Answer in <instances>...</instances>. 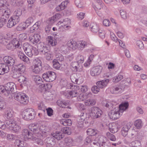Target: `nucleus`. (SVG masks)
<instances>
[{"label": "nucleus", "mask_w": 147, "mask_h": 147, "mask_svg": "<svg viewBox=\"0 0 147 147\" xmlns=\"http://www.w3.org/2000/svg\"><path fill=\"white\" fill-rule=\"evenodd\" d=\"M16 89V86L14 83H8L5 87L0 86V94L7 96L11 93L15 92Z\"/></svg>", "instance_id": "obj_1"}, {"label": "nucleus", "mask_w": 147, "mask_h": 147, "mask_svg": "<svg viewBox=\"0 0 147 147\" xmlns=\"http://www.w3.org/2000/svg\"><path fill=\"white\" fill-rule=\"evenodd\" d=\"M36 115L34 109L29 108L23 111L22 115L25 120L28 121L34 119Z\"/></svg>", "instance_id": "obj_2"}, {"label": "nucleus", "mask_w": 147, "mask_h": 147, "mask_svg": "<svg viewBox=\"0 0 147 147\" xmlns=\"http://www.w3.org/2000/svg\"><path fill=\"white\" fill-rule=\"evenodd\" d=\"M42 63L38 58L34 59L32 62V65L31 67L32 71L33 73L38 74L42 69Z\"/></svg>", "instance_id": "obj_3"}, {"label": "nucleus", "mask_w": 147, "mask_h": 147, "mask_svg": "<svg viewBox=\"0 0 147 147\" xmlns=\"http://www.w3.org/2000/svg\"><path fill=\"white\" fill-rule=\"evenodd\" d=\"M14 98L16 100L23 105H26L28 102V97L25 94L19 92L15 94Z\"/></svg>", "instance_id": "obj_4"}, {"label": "nucleus", "mask_w": 147, "mask_h": 147, "mask_svg": "<svg viewBox=\"0 0 147 147\" xmlns=\"http://www.w3.org/2000/svg\"><path fill=\"white\" fill-rule=\"evenodd\" d=\"M43 80L47 82H51L54 81L56 78L55 73L52 71H48L42 75Z\"/></svg>", "instance_id": "obj_5"}, {"label": "nucleus", "mask_w": 147, "mask_h": 147, "mask_svg": "<svg viewBox=\"0 0 147 147\" xmlns=\"http://www.w3.org/2000/svg\"><path fill=\"white\" fill-rule=\"evenodd\" d=\"M7 128L11 127L16 133H18L21 130L20 126L17 125L16 122L12 120H8L6 121Z\"/></svg>", "instance_id": "obj_6"}, {"label": "nucleus", "mask_w": 147, "mask_h": 147, "mask_svg": "<svg viewBox=\"0 0 147 147\" xmlns=\"http://www.w3.org/2000/svg\"><path fill=\"white\" fill-rule=\"evenodd\" d=\"M102 114V111L97 107H93L91 109L90 113V118L96 119L100 118Z\"/></svg>", "instance_id": "obj_7"}, {"label": "nucleus", "mask_w": 147, "mask_h": 147, "mask_svg": "<svg viewBox=\"0 0 147 147\" xmlns=\"http://www.w3.org/2000/svg\"><path fill=\"white\" fill-rule=\"evenodd\" d=\"M121 115V114L119 112V108L118 107L114 108L109 113V116L110 118L114 120L118 118Z\"/></svg>", "instance_id": "obj_8"}, {"label": "nucleus", "mask_w": 147, "mask_h": 147, "mask_svg": "<svg viewBox=\"0 0 147 147\" xmlns=\"http://www.w3.org/2000/svg\"><path fill=\"white\" fill-rule=\"evenodd\" d=\"M37 48L38 49V50H36V53L34 55H37L38 51V50H39V52H40L42 53V54H45V55H47L48 54H46L47 53V52L48 51L45 45L44 44V43L42 42H40L38 43L37 45Z\"/></svg>", "instance_id": "obj_9"}, {"label": "nucleus", "mask_w": 147, "mask_h": 147, "mask_svg": "<svg viewBox=\"0 0 147 147\" xmlns=\"http://www.w3.org/2000/svg\"><path fill=\"white\" fill-rule=\"evenodd\" d=\"M125 81H123L121 82L122 83L119 86H116L111 87L110 91L112 94H120L122 92L123 90L122 88L121 87V85L125 83Z\"/></svg>", "instance_id": "obj_10"}, {"label": "nucleus", "mask_w": 147, "mask_h": 147, "mask_svg": "<svg viewBox=\"0 0 147 147\" xmlns=\"http://www.w3.org/2000/svg\"><path fill=\"white\" fill-rule=\"evenodd\" d=\"M102 67L100 66H98L93 67L90 70L91 75L96 77L99 75L102 72Z\"/></svg>", "instance_id": "obj_11"}, {"label": "nucleus", "mask_w": 147, "mask_h": 147, "mask_svg": "<svg viewBox=\"0 0 147 147\" xmlns=\"http://www.w3.org/2000/svg\"><path fill=\"white\" fill-rule=\"evenodd\" d=\"M41 38V36L38 34H35L32 36H30L29 40L31 43L34 45H36L39 42Z\"/></svg>", "instance_id": "obj_12"}, {"label": "nucleus", "mask_w": 147, "mask_h": 147, "mask_svg": "<svg viewBox=\"0 0 147 147\" xmlns=\"http://www.w3.org/2000/svg\"><path fill=\"white\" fill-rule=\"evenodd\" d=\"M47 147H53L55 145V141L54 137L52 136L46 138L44 140Z\"/></svg>", "instance_id": "obj_13"}, {"label": "nucleus", "mask_w": 147, "mask_h": 147, "mask_svg": "<svg viewBox=\"0 0 147 147\" xmlns=\"http://www.w3.org/2000/svg\"><path fill=\"white\" fill-rule=\"evenodd\" d=\"M39 123H33L29 125V129L34 133L36 134V136L39 134Z\"/></svg>", "instance_id": "obj_14"}, {"label": "nucleus", "mask_w": 147, "mask_h": 147, "mask_svg": "<svg viewBox=\"0 0 147 147\" xmlns=\"http://www.w3.org/2000/svg\"><path fill=\"white\" fill-rule=\"evenodd\" d=\"M68 87H70V88L73 89H76L78 90L80 89L81 91L83 92H86L88 90V87L86 86H78V85H73L71 84H68Z\"/></svg>", "instance_id": "obj_15"}, {"label": "nucleus", "mask_w": 147, "mask_h": 147, "mask_svg": "<svg viewBox=\"0 0 147 147\" xmlns=\"http://www.w3.org/2000/svg\"><path fill=\"white\" fill-rule=\"evenodd\" d=\"M34 80L36 84H41L40 86H41L42 88L44 87L45 89H46V87L47 86L48 87V86H50L51 87V86L50 84H46L45 86V84H43V81H42V79L38 76H35L34 78Z\"/></svg>", "instance_id": "obj_16"}, {"label": "nucleus", "mask_w": 147, "mask_h": 147, "mask_svg": "<svg viewBox=\"0 0 147 147\" xmlns=\"http://www.w3.org/2000/svg\"><path fill=\"white\" fill-rule=\"evenodd\" d=\"M71 69L74 71L79 72H81L82 71V68L79 66V63L76 61L72 62L70 64ZM82 67V66L81 67Z\"/></svg>", "instance_id": "obj_17"}, {"label": "nucleus", "mask_w": 147, "mask_h": 147, "mask_svg": "<svg viewBox=\"0 0 147 147\" xmlns=\"http://www.w3.org/2000/svg\"><path fill=\"white\" fill-rule=\"evenodd\" d=\"M35 19L34 17H30L26 20L25 22H24L22 25V28L23 30H25L30 25L32 24Z\"/></svg>", "instance_id": "obj_18"}, {"label": "nucleus", "mask_w": 147, "mask_h": 147, "mask_svg": "<svg viewBox=\"0 0 147 147\" xmlns=\"http://www.w3.org/2000/svg\"><path fill=\"white\" fill-rule=\"evenodd\" d=\"M9 70L8 65L4 63H0V75L8 73Z\"/></svg>", "instance_id": "obj_19"}, {"label": "nucleus", "mask_w": 147, "mask_h": 147, "mask_svg": "<svg viewBox=\"0 0 147 147\" xmlns=\"http://www.w3.org/2000/svg\"><path fill=\"white\" fill-rule=\"evenodd\" d=\"M19 22L18 20H17L16 19L13 18V16H11L8 21L7 26L8 28H11Z\"/></svg>", "instance_id": "obj_20"}, {"label": "nucleus", "mask_w": 147, "mask_h": 147, "mask_svg": "<svg viewBox=\"0 0 147 147\" xmlns=\"http://www.w3.org/2000/svg\"><path fill=\"white\" fill-rule=\"evenodd\" d=\"M130 127L131 126L129 123L123 126L121 130V133L123 136L125 137L127 135L128 131Z\"/></svg>", "instance_id": "obj_21"}, {"label": "nucleus", "mask_w": 147, "mask_h": 147, "mask_svg": "<svg viewBox=\"0 0 147 147\" xmlns=\"http://www.w3.org/2000/svg\"><path fill=\"white\" fill-rule=\"evenodd\" d=\"M3 60L4 62L7 63L10 66L13 65L14 63V59L9 56H5L3 58Z\"/></svg>", "instance_id": "obj_22"}, {"label": "nucleus", "mask_w": 147, "mask_h": 147, "mask_svg": "<svg viewBox=\"0 0 147 147\" xmlns=\"http://www.w3.org/2000/svg\"><path fill=\"white\" fill-rule=\"evenodd\" d=\"M39 134L37 135V136L38 138H41L43 136H44L45 133H46L45 130L46 127L44 125L39 124Z\"/></svg>", "instance_id": "obj_23"}, {"label": "nucleus", "mask_w": 147, "mask_h": 147, "mask_svg": "<svg viewBox=\"0 0 147 147\" xmlns=\"http://www.w3.org/2000/svg\"><path fill=\"white\" fill-rule=\"evenodd\" d=\"M75 90L72 91H67L66 94L65 95L66 97L67 98H72L76 97L78 93L77 90H78L75 89Z\"/></svg>", "instance_id": "obj_24"}, {"label": "nucleus", "mask_w": 147, "mask_h": 147, "mask_svg": "<svg viewBox=\"0 0 147 147\" xmlns=\"http://www.w3.org/2000/svg\"><path fill=\"white\" fill-rule=\"evenodd\" d=\"M109 81V79L103 80L97 82L96 84L99 88H102L107 86Z\"/></svg>", "instance_id": "obj_25"}, {"label": "nucleus", "mask_w": 147, "mask_h": 147, "mask_svg": "<svg viewBox=\"0 0 147 147\" xmlns=\"http://www.w3.org/2000/svg\"><path fill=\"white\" fill-rule=\"evenodd\" d=\"M67 45L68 47L73 50H75L78 47L76 42L72 40H70L68 41Z\"/></svg>", "instance_id": "obj_26"}, {"label": "nucleus", "mask_w": 147, "mask_h": 147, "mask_svg": "<svg viewBox=\"0 0 147 147\" xmlns=\"http://www.w3.org/2000/svg\"><path fill=\"white\" fill-rule=\"evenodd\" d=\"M128 105L127 102L122 103L119 106V107H118L119 108V112L122 114L123 111L127 108Z\"/></svg>", "instance_id": "obj_27"}, {"label": "nucleus", "mask_w": 147, "mask_h": 147, "mask_svg": "<svg viewBox=\"0 0 147 147\" xmlns=\"http://www.w3.org/2000/svg\"><path fill=\"white\" fill-rule=\"evenodd\" d=\"M54 138H56L57 140H60L63 138L64 134L62 131H56L55 133L52 134Z\"/></svg>", "instance_id": "obj_28"}, {"label": "nucleus", "mask_w": 147, "mask_h": 147, "mask_svg": "<svg viewBox=\"0 0 147 147\" xmlns=\"http://www.w3.org/2000/svg\"><path fill=\"white\" fill-rule=\"evenodd\" d=\"M22 10L20 9H18L15 11L13 13V15L12 16L16 19L19 22L20 20V17L22 15Z\"/></svg>", "instance_id": "obj_29"}, {"label": "nucleus", "mask_w": 147, "mask_h": 147, "mask_svg": "<svg viewBox=\"0 0 147 147\" xmlns=\"http://www.w3.org/2000/svg\"><path fill=\"white\" fill-rule=\"evenodd\" d=\"M140 132L138 133L135 129H133L131 132L129 133L128 135V137L130 138H132L135 137L140 138L139 136Z\"/></svg>", "instance_id": "obj_30"}, {"label": "nucleus", "mask_w": 147, "mask_h": 147, "mask_svg": "<svg viewBox=\"0 0 147 147\" xmlns=\"http://www.w3.org/2000/svg\"><path fill=\"white\" fill-rule=\"evenodd\" d=\"M90 27L91 31L94 33L97 32L99 30L98 26L95 23H91L90 25Z\"/></svg>", "instance_id": "obj_31"}, {"label": "nucleus", "mask_w": 147, "mask_h": 147, "mask_svg": "<svg viewBox=\"0 0 147 147\" xmlns=\"http://www.w3.org/2000/svg\"><path fill=\"white\" fill-rule=\"evenodd\" d=\"M67 2L65 1L62 2L61 4L56 8V10L57 11H60L65 9L66 7Z\"/></svg>", "instance_id": "obj_32"}, {"label": "nucleus", "mask_w": 147, "mask_h": 147, "mask_svg": "<svg viewBox=\"0 0 147 147\" xmlns=\"http://www.w3.org/2000/svg\"><path fill=\"white\" fill-rule=\"evenodd\" d=\"M12 44L15 48H20L21 47L22 42L19 40L18 41L17 39L15 38L13 40Z\"/></svg>", "instance_id": "obj_33"}, {"label": "nucleus", "mask_w": 147, "mask_h": 147, "mask_svg": "<svg viewBox=\"0 0 147 147\" xmlns=\"http://www.w3.org/2000/svg\"><path fill=\"white\" fill-rule=\"evenodd\" d=\"M61 123L64 126H70L72 124V121L69 119H63L60 120Z\"/></svg>", "instance_id": "obj_34"}, {"label": "nucleus", "mask_w": 147, "mask_h": 147, "mask_svg": "<svg viewBox=\"0 0 147 147\" xmlns=\"http://www.w3.org/2000/svg\"><path fill=\"white\" fill-rule=\"evenodd\" d=\"M102 105L103 107H105L110 109L113 107V104L111 102L106 100H104L102 102Z\"/></svg>", "instance_id": "obj_35"}, {"label": "nucleus", "mask_w": 147, "mask_h": 147, "mask_svg": "<svg viewBox=\"0 0 147 147\" xmlns=\"http://www.w3.org/2000/svg\"><path fill=\"white\" fill-rule=\"evenodd\" d=\"M106 138L103 137H101L99 138L100 145H101L102 147H109L107 145V142L105 141Z\"/></svg>", "instance_id": "obj_36"}, {"label": "nucleus", "mask_w": 147, "mask_h": 147, "mask_svg": "<svg viewBox=\"0 0 147 147\" xmlns=\"http://www.w3.org/2000/svg\"><path fill=\"white\" fill-rule=\"evenodd\" d=\"M129 146L130 147H141V144L140 141L135 140L130 143Z\"/></svg>", "instance_id": "obj_37"}, {"label": "nucleus", "mask_w": 147, "mask_h": 147, "mask_svg": "<svg viewBox=\"0 0 147 147\" xmlns=\"http://www.w3.org/2000/svg\"><path fill=\"white\" fill-rule=\"evenodd\" d=\"M61 131L64 134L69 135L71 133V129L70 127H65L61 128Z\"/></svg>", "instance_id": "obj_38"}, {"label": "nucleus", "mask_w": 147, "mask_h": 147, "mask_svg": "<svg viewBox=\"0 0 147 147\" xmlns=\"http://www.w3.org/2000/svg\"><path fill=\"white\" fill-rule=\"evenodd\" d=\"M57 103L58 105L63 108H65L68 104L67 102L60 100H58Z\"/></svg>", "instance_id": "obj_39"}, {"label": "nucleus", "mask_w": 147, "mask_h": 147, "mask_svg": "<svg viewBox=\"0 0 147 147\" xmlns=\"http://www.w3.org/2000/svg\"><path fill=\"white\" fill-rule=\"evenodd\" d=\"M84 102L86 105L88 106H93L95 105L96 101L94 99H89L85 100Z\"/></svg>", "instance_id": "obj_40"}, {"label": "nucleus", "mask_w": 147, "mask_h": 147, "mask_svg": "<svg viewBox=\"0 0 147 147\" xmlns=\"http://www.w3.org/2000/svg\"><path fill=\"white\" fill-rule=\"evenodd\" d=\"M13 113L11 110L8 109L5 113V116L7 119L11 118L13 115Z\"/></svg>", "instance_id": "obj_41"}, {"label": "nucleus", "mask_w": 147, "mask_h": 147, "mask_svg": "<svg viewBox=\"0 0 147 147\" xmlns=\"http://www.w3.org/2000/svg\"><path fill=\"white\" fill-rule=\"evenodd\" d=\"M95 1L97 2V3L93 7L95 9L96 11L97 9H100L102 8L101 4L102 3V1L101 0H95Z\"/></svg>", "instance_id": "obj_42"}, {"label": "nucleus", "mask_w": 147, "mask_h": 147, "mask_svg": "<svg viewBox=\"0 0 147 147\" xmlns=\"http://www.w3.org/2000/svg\"><path fill=\"white\" fill-rule=\"evenodd\" d=\"M134 125L138 129H140L143 125L142 120L140 119L136 120L134 122Z\"/></svg>", "instance_id": "obj_43"}, {"label": "nucleus", "mask_w": 147, "mask_h": 147, "mask_svg": "<svg viewBox=\"0 0 147 147\" xmlns=\"http://www.w3.org/2000/svg\"><path fill=\"white\" fill-rule=\"evenodd\" d=\"M16 69L22 73L25 71V67L23 64H20L17 65V68Z\"/></svg>", "instance_id": "obj_44"}, {"label": "nucleus", "mask_w": 147, "mask_h": 147, "mask_svg": "<svg viewBox=\"0 0 147 147\" xmlns=\"http://www.w3.org/2000/svg\"><path fill=\"white\" fill-rule=\"evenodd\" d=\"M49 40H48V44L49 45H51L52 46H54L57 44L56 40L53 39V38L51 36H48Z\"/></svg>", "instance_id": "obj_45"}, {"label": "nucleus", "mask_w": 147, "mask_h": 147, "mask_svg": "<svg viewBox=\"0 0 147 147\" xmlns=\"http://www.w3.org/2000/svg\"><path fill=\"white\" fill-rule=\"evenodd\" d=\"M86 45V42L83 41H80L78 43H77V45L78 46V48L80 50H82L85 47Z\"/></svg>", "instance_id": "obj_46"}, {"label": "nucleus", "mask_w": 147, "mask_h": 147, "mask_svg": "<svg viewBox=\"0 0 147 147\" xmlns=\"http://www.w3.org/2000/svg\"><path fill=\"white\" fill-rule=\"evenodd\" d=\"M56 15L53 16L51 18H49L48 20L47 21V23L48 25H51V26L54 23L56 20Z\"/></svg>", "instance_id": "obj_47"}, {"label": "nucleus", "mask_w": 147, "mask_h": 147, "mask_svg": "<svg viewBox=\"0 0 147 147\" xmlns=\"http://www.w3.org/2000/svg\"><path fill=\"white\" fill-rule=\"evenodd\" d=\"M123 78V76L119 74L113 78V81L115 83H116L121 80Z\"/></svg>", "instance_id": "obj_48"}, {"label": "nucleus", "mask_w": 147, "mask_h": 147, "mask_svg": "<svg viewBox=\"0 0 147 147\" xmlns=\"http://www.w3.org/2000/svg\"><path fill=\"white\" fill-rule=\"evenodd\" d=\"M87 133L89 136H92L95 135L96 134V131L94 129L91 128L88 129L87 131Z\"/></svg>", "instance_id": "obj_49"}, {"label": "nucleus", "mask_w": 147, "mask_h": 147, "mask_svg": "<svg viewBox=\"0 0 147 147\" xmlns=\"http://www.w3.org/2000/svg\"><path fill=\"white\" fill-rule=\"evenodd\" d=\"M14 144L16 145L19 147H23L24 146V142L23 140L19 139L16 140L15 141Z\"/></svg>", "instance_id": "obj_50"}, {"label": "nucleus", "mask_w": 147, "mask_h": 147, "mask_svg": "<svg viewBox=\"0 0 147 147\" xmlns=\"http://www.w3.org/2000/svg\"><path fill=\"white\" fill-rule=\"evenodd\" d=\"M106 136L107 138L111 141H115L116 140V138L114 135L109 132H107L106 133Z\"/></svg>", "instance_id": "obj_51"}, {"label": "nucleus", "mask_w": 147, "mask_h": 147, "mask_svg": "<svg viewBox=\"0 0 147 147\" xmlns=\"http://www.w3.org/2000/svg\"><path fill=\"white\" fill-rule=\"evenodd\" d=\"M93 140V137L89 136L87 137L84 140V143L86 145H88L91 143Z\"/></svg>", "instance_id": "obj_52"}, {"label": "nucleus", "mask_w": 147, "mask_h": 147, "mask_svg": "<svg viewBox=\"0 0 147 147\" xmlns=\"http://www.w3.org/2000/svg\"><path fill=\"white\" fill-rule=\"evenodd\" d=\"M26 78L24 76H21L19 78L18 80L19 82L21 83L22 84H26L27 81L26 80Z\"/></svg>", "instance_id": "obj_53"}, {"label": "nucleus", "mask_w": 147, "mask_h": 147, "mask_svg": "<svg viewBox=\"0 0 147 147\" xmlns=\"http://www.w3.org/2000/svg\"><path fill=\"white\" fill-rule=\"evenodd\" d=\"M18 38L19 40L22 42L26 39L27 38V35L25 33L20 34L19 35Z\"/></svg>", "instance_id": "obj_54"}, {"label": "nucleus", "mask_w": 147, "mask_h": 147, "mask_svg": "<svg viewBox=\"0 0 147 147\" xmlns=\"http://www.w3.org/2000/svg\"><path fill=\"white\" fill-rule=\"evenodd\" d=\"M21 74V72L16 69L13 72V77L15 78H19L21 76L20 74Z\"/></svg>", "instance_id": "obj_55"}, {"label": "nucleus", "mask_w": 147, "mask_h": 147, "mask_svg": "<svg viewBox=\"0 0 147 147\" xmlns=\"http://www.w3.org/2000/svg\"><path fill=\"white\" fill-rule=\"evenodd\" d=\"M74 3L76 6L79 8L83 7V3L81 0H75Z\"/></svg>", "instance_id": "obj_56"}, {"label": "nucleus", "mask_w": 147, "mask_h": 147, "mask_svg": "<svg viewBox=\"0 0 147 147\" xmlns=\"http://www.w3.org/2000/svg\"><path fill=\"white\" fill-rule=\"evenodd\" d=\"M53 68L57 69H59L60 67V65L59 62L57 61V60H53Z\"/></svg>", "instance_id": "obj_57"}, {"label": "nucleus", "mask_w": 147, "mask_h": 147, "mask_svg": "<svg viewBox=\"0 0 147 147\" xmlns=\"http://www.w3.org/2000/svg\"><path fill=\"white\" fill-rule=\"evenodd\" d=\"M15 135L12 134H8L7 135V139L10 141L13 140L15 139Z\"/></svg>", "instance_id": "obj_58"}, {"label": "nucleus", "mask_w": 147, "mask_h": 147, "mask_svg": "<svg viewBox=\"0 0 147 147\" xmlns=\"http://www.w3.org/2000/svg\"><path fill=\"white\" fill-rule=\"evenodd\" d=\"M137 46L141 49H142L144 48V45L143 42L140 40H137L136 42Z\"/></svg>", "instance_id": "obj_59"}, {"label": "nucleus", "mask_w": 147, "mask_h": 147, "mask_svg": "<svg viewBox=\"0 0 147 147\" xmlns=\"http://www.w3.org/2000/svg\"><path fill=\"white\" fill-rule=\"evenodd\" d=\"M91 90L92 92L94 94H97L99 91V88L97 86H94L92 88Z\"/></svg>", "instance_id": "obj_60"}, {"label": "nucleus", "mask_w": 147, "mask_h": 147, "mask_svg": "<svg viewBox=\"0 0 147 147\" xmlns=\"http://www.w3.org/2000/svg\"><path fill=\"white\" fill-rule=\"evenodd\" d=\"M20 58L21 60L26 63H29V59L26 56H20Z\"/></svg>", "instance_id": "obj_61"}, {"label": "nucleus", "mask_w": 147, "mask_h": 147, "mask_svg": "<svg viewBox=\"0 0 147 147\" xmlns=\"http://www.w3.org/2000/svg\"><path fill=\"white\" fill-rule=\"evenodd\" d=\"M28 133V130L27 129H24L23 130L22 135L25 141L26 140V134Z\"/></svg>", "instance_id": "obj_62"}, {"label": "nucleus", "mask_w": 147, "mask_h": 147, "mask_svg": "<svg viewBox=\"0 0 147 147\" xmlns=\"http://www.w3.org/2000/svg\"><path fill=\"white\" fill-rule=\"evenodd\" d=\"M120 14L121 17L124 19H125L127 18V14L125 11L122 10L120 11Z\"/></svg>", "instance_id": "obj_63"}, {"label": "nucleus", "mask_w": 147, "mask_h": 147, "mask_svg": "<svg viewBox=\"0 0 147 147\" xmlns=\"http://www.w3.org/2000/svg\"><path fill=\"white\" fill-rule=\"evenodd\" d=\"M76 59L78 63H82L84 62V58L82 56H78Z\"/></svg>", "instance_id": "obj_64"}]
</instances>
